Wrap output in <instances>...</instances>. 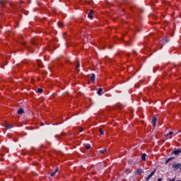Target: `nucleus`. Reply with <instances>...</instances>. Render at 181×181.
<instances>
[{
    "mask_svg": "<svg viewBox=\"0 0 181 181\" xmlns=\"http://www.w3.org/2000/svg\"><path fill=\"white\" fill-rule=\"evenodd\" d=\"M99 132L100 135H104V131L101 128L99 129Z\"/></svg>",
    "mask_w": 181,
    "mask_h": 181,
    "instance_id": "15",
    "label": "nucleus"
},
{
    "mask_svg": "<svg viewBox=\"0 0 181 181\" xmlns=\"http://www.w3.org/2000/svg\"><path fill=\"white\" fill-rule=\"evenodd\" d=\"M78 67H80V64H77V65L76 66V70L78 69Z\"/></svg>",
    "mask_w": 181,
    "mask_h": 181,
    "instance_id": "27",
    "label": "nucleus"
},
{
    "mask_svg": "<svg viewBox=\"0 0 181 181\" xmlns=\"http://www.w3.org/2000/svg\"><path fill=\"white\" fill-rule=\"evenodd\" d=\"M157 121H158V119L156 117H153L152 119V125H153V128H155V127H156Z\"/></svg>",
    "mask_w": 181,
    "mask_h": 181,
    "instance_id": "5",
    "label": "nucleus"
},
{
    "mask_svg": "<svg viewBox=\"0 0 181 181\" xmlns=\"http://www.w3.org/2000/svg\"><path fill=\"white\" fill-rule=\"evenodd\" d=\"M55 173H57V172H59V168L57 167L54 171Z\"/></svg>",
    "mask_w": 181,
    "mask_h": 181,
    "instance_id": "25",
    "label": "nucleus"
},
{
    "mask_svg": "<svg viewBox=\"0 0 181 181\" xmlns=\"http://www.w3.org/2000/svg\"><path fill=\"white\" fill-rule=\"evenodd\" d=\"M93 13H94V11L90 10L88 14V18H89V19H93Z\"/></svg>",
    "mask_w": 181,
    "mask_h": 181,
    "instance_id": "7",
    "label": "nucleus"
},
{
    "mask_svg": "<svg viewBox=\"0 0 181 181\" xmlns=\"http://www.w3.org/2000/svg\"><path fill=\"white\" fill-rule=\"evenodd\" d=\"M37 93L38 94H42V93H43V89H42V88H38V89L37 90Z\"/></svg>",
    "mask_w": 181,
    "mask_h": 181,
    "instance_id": "13",
    "label": "nucleus"
},
{
    "mask_svg": "<svg viewBox=\"0 0 181 181\" xmlns=\"http://www.w3.org/2000/svg\"><path fill=\"white\" fill-rule=\"evenodd\" d=\"M175 159V157H170L168 159L166 160L165 161V165H168V162H170V160H173Z\"/></svg>",
    "mask_w": 181,
    "mask_h": 181,
    "instance_id": "10",
    "label": "nucleus"
},
{
    "mask_svg": "<svg viewBox=\"0 0 181 181\" xmlns=\"http://www.w3.org/2000/svg\"><path fill=\"white\" fill-rule=\"evenodd\" d=\"M55 173H57V172H59V168L57 167L54 171Z\"/></svg>",
    "mask_w": 181,
    "mask_h": 181,
    "instance_id": "24",
    "label": "nucleus"
},
{
    "mask_svg": "<svg viewBox=\"0 0 181 181\" xmlns=\"http://www.w3.org/2000/svg\"><path fill=\"white\" fill-rule=\"evenodd\" d=\"M85 148H86V149L88 150V149H90V148H91V146H90V145H86V146H85Z\"/></svg>",
    "mask_w": 181,
    "mask_h": 181,
    "instance_id": "19",
    "label": "nucleus"
},
{
    "mask_svg": "<svg viewBox=\"0 0 181 181\" xmlns=\"http://www.w3.org/2000/svg\"><path fill=\"white\" fill-rule=\"evenodd\" d=\"M90 81H92V83H94V81H95V74H90Z\"/></svg>",
    "mask_w": 181,
    "mask_h": 181,
    "instance_id": "6",
    "label": "nucleus"
},
{
    "mask_svg": "<svg viewBox=\"0 0 181 181\" xmlns=\"http://www.w3.org/2000/svg\"><path fill=\"white\" fill-rule=\"evenodd\" d=\"M132 53L134 54V56H136L137 53H136V50H132Z\"/></svg>",
    "mask_w": 181,
    "mask_h": 181,
    "instance_id": "22",
    "label": "nucleus"
},
{
    "mask_svg": "<svg viewBox=\"0 0 181 181\" xmlns=\"http://www.w3.org/2000/svg\"><path fill=\"white\" fill-rule=\"evenodd\" d=\"M169 135H173V132H170L166 136H169Z\"/></svg>",
    "mask_w": 181,
    "mask_h": 181,
    "instance_id": "23",
    "label": "nucleus"
},
{
    "mask_svg": "<svg viewBox=\"0 0 181 181\" xmlns=\"http://www.w3.org/2000/svg\"><path fill=\"white\" fill-rule=\"evenodd\" d=\"M142 172H143L142 169L138 168V169L136 170V175H142Z\"/></svg>",
    "mask_w": 181,
    "mask_h": 181,
    "instance_id": "9",
    "label": "nucleus"
},
{
    "mask_svg": "<svg viewBox=\"0 0 181 181\" xmlns=\"http://www.w3.org/2000/svg\"><path fill=\"white\" fill-rule=\"evenodd\" d=\"M28 50H29L30 53H33V52H35V49H33V47L28 48Z\"/></svg>",
    "mask_w": 181,
    "mask_h": 181,
    "instance_id": "17",
    "label": "nucleus"
},
{
    "mask_svg": "<svg viewBox=\"0 0 181 181\" xmlns=\"http://www.w3.org/2000/svg\"><path fill=\"white\" fill-rule=\"evenodd\" d=\"M25 112V110L21 107L18 112H17V114H18V115H22V114H23Z\"/></svg>",
    "mask_w": 181,
    "mask_h": 181,
    "instance_id": "8",
    "label": "nucleus"
},
{
    "mask_svg": "<svg viewBox=\"0 0 181 181\" xmlns=\"http://www.w3.org/2000/svg\"><path fill=\"white\" fill-rule=\"evenodd\" d=\"M33 45H34V46H36V44L35 42H33Z\"/></svg>",
    "mask_w": 181,
    "mask_h": 181,
    "instance_id": "30",
    "label": "nucleus"
},
{
    "mask_svg": "<svg viewBox=\"0 0 181 181\" xmlns=\"http://www.w3.org/2000/svg\"><path fill=\"white\" fill-rule=\"evenodd\" d=\"M158 181H162V178H158Z\"/></svg>",
    "mask_w": 181,
    "mask_h": 181,
    "instance_id": "29",
    "label": "nucleus"
},
{
    "mask_svg": "<svg viewBox=\"0 0 181 181\" xmlns=\"http://www.w3.org/2000/svg\"><path fill=\"white\" fill-rule=\"evenodd\" d=\"M0 5H2V6H4V5H5V1H0Z\"/></svg>",
    "mask_w": 181,
    "mask_h": 181,
    "instance_id": "21",
    "label": "nucleus"
},
{
    "mask_svg": "<svg viewBox=\"0 0 181 181\" xmlns=\"http://www.w3.org/2000/svg\"><path fill=\"white\" fill-rule=\"evenodd\" d=\"M168 42H169V40H168V37H165L163 40L160 41V45H161V46H163L164 45H166Z\"/></svg>",
    "mask_w": 181,
    "mask_h": 181,
    "instance_id": "2",
    "label": "nucleus"
},
{
    "mask_svg": "<svg viewBox=\"0 0 181 181\" xmlns=\"http://www.w3.org/2000/svg\"><path fill=\"white\" fill-rule=\"evenodd\" d=\"M102 92H103V88H100L97 92L98 95H101Z\"/></svg>",
    "mask_w": 181,
    "mask_h": 181,
    "instance_id": "12",
    "label": "nucleus"
},
{
    "mask_svg": "<svg viewBox=\"0 0 181 181\" xmlns=\"http://www.w3.org/2000/svg\"><path fill=\"white\" fill-rule=\"evenodd\" d=\"M6 128L7 129H11V128H13V126L11 125V124H7V125L6 126Z\"/></svg>",
    "mask_w": 181,
    "mask_h": 181,
    "instance_id": "14",
    "label": "nucleus"
},
{
    "mask_svg": "<svg viewBox=\"0 0 181 181\" xmlns=\"http://www.w3.org/2000/svg\"><path fill=\"white\" fill-rule=\"evenodd\" d=\"M57 25H58L59 28H63V26H64V25L60 22H58Z\"/></svg>",
    "mask_w": 181,
    "mask_h": 181,
    "instance_id": "16",
    "label": "nucleus"
},
{
    "mask_svg": "<svg viewBox=\"0 0 181 181\" xmlns=\"http://www.w3.org/2000/svg\"><path fill=\"white\" fill-rule=\"evenodd\" d=\"M180 153H181V149L175 150L172 152V155H175V156H177Z\"/></svg>",
    "mask_w": 181,
    "mask_h": 181,
    "instance_id": "4",
    "label": "nucleus"
},
{
    "mask_svg": "<svg viewBox=\"0 0 181 181\" xmlns=\"http://www.w3.org/2000/svg\"><path fill=\"white\" fill-rule=\"evenodd\" d=\"M155 173H156V170H154L153 172H151V174H149L148 177H146L145 180L149 181V179H151V177H152Z\"/></svg>",
    "mask_w": 181,
    "mask_h": 181,
    "instance_id": "3",
    "label": "nucleus"
},
{
    "mask_svg": "<svg viewBox=\"0 0 181 181\" xmlns=\"http://www.w3.org/2000/svg\"><path fill=\"white\" fill-rule=\"evenodd\" d=\"M107 151V148H105L103 150L100 151V153H105V151Z\"/></svg>",
    "mask_w": 181,
    "mask_h": 181,
    "instance_id": "18",
    "label": "nucleus"
},
{
    "mask_svg": "<svg viewBox=\"0 0 181 181\" xmlns=\"http://www.w3.org/2000/svg\"><path fill=\"white\" fill-rule=\"evenodd\" d=\"M57 173H55L54 171L53 173H51L50 176H54V175H56Z\"/></svg>",
    "mask_w": 181,
    "mask_h": 181,
    "instance_id": "26",
    "label": "nucleus"
},
{
    "mask_svg": "<svg viewBox=\"0 0 181 181\" xmlns=\"http://www.w3.org/2000/svg\"><path fill=\"white\" fill-rule=\"evenodd\" d=\"M40 125H41V127H43V126H45V123L41 122V123H40Z\"/></svg>",
    "mask_w": 181,
    "mask_h": 181,
    "instance_id": "28",
    "label": "nucleus"
},
{
    "mask_svg": "<svg viewBox=\"0 0 181 181\" xmlns=\"http://www.w3.org/2000/svg\"><path fill=\"white\" fill-rule=\"evenodd\" d=\"M78 131H79V132H83V131H84V129H83V127H78Z\"/></svg>",
    "mask_w": 181,
    "mask_h": 181,
    "instance_id": "20",
    "label": "nucleus"
},
{
    "mask_svg": "<svg viewBox=\"0 0 181 181\" xmlns=\"http://www.w3.org/2000/svg\"><path fill=\"white\" fill-rule=\"evenodd\" d=\"M141 160H144L145 162V160H146V155L145 153H143L141 155Z\"/></svg>",
    "mask_w": 181,
    "mask_h": 181,
    "instance_id": "11",
    "label": "nucleus"
},
{
    "mask_svg": "<svg viewBox=\"0 0 181 181\" xmlns=\"http://www.w3.org/2000/svg\"><path fill=\"white\" fill-rule=\"evenodd\" d=\"M173 168L175 170H177L178 169H180L181 170V163H173Z\"/></svg>",
    "mask_w": 181,
    "mask_h": 181,
    "instance_id": "1",
    "label": "nucleus"
}]
</instances>
